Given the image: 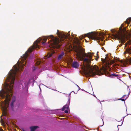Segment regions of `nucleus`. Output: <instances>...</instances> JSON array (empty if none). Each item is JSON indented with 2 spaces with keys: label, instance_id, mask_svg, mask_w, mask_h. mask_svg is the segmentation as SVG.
I'll use <instances>...</instances> for the list:
<instances>
[{
  "label": "nucleus",
  "instance_id": "nucleus-26",
  "mask_svg": "<svg viewBox=\"0 0 131 131\" xmlns=\"http://www.w3.org/2000/svg\"><path fill=\"white\" fill-rule=\"evenodd\" d=\"M0 131H3V130L2 129H0Z\"/></svg>",
  "mask_w": 131,
  "mask_h": 131
},
{
  "label": "nucleus",
  "instance_id": "nucleus-1",
  "mask_svg": "<svg viewBox=\"0 0 131 131\" xmlns=\"http://www.w3.org/2000/svg\"><path fill=\"white\" fill-rule=\"evenodd\" d=\"M47 40L46 37L39 38L33 44V46L31 47L21 57L17 64L13 66V68L9 72L6 80L4 84V89H3L0 91V94H11L12 92L13 86L16 75L18 73H19L20 71L22 70V68L25 64L27 62L30 61L33 58V55L31 52L34 48H39L40 45L41 46H45V47L48 48L49 46L48 44L46 42Z\"/></svg>",
  "mask_w": 131,
  "mask_h": 131
},
{
  "label": "nucleus",
  "instance_id": "nucleus-10",
  "mask_svg": "<svg viewBox=\"0 0 131 131\" xmlns=\"http://www.w3.org/2000/svg\"><path fill=\"white\" fill-rule=\"evenodd\" d=\"M15 98H14L11 101L10 106L12 109L13 108V103H14V102H15Z\"/></svg>",
  "mask_w": 131,
  "mask_h": 131
},
{
  "label": "nucleus",
  "instance_id": "nucleus-23",
  "mask_svg": "<svg viewBox=\"0 0 131 131\" xmlns=\"http://www.w3.org/2000/svg\"><path fill=\"white\" fill-rule=\"evenodd\" d=\"M106 61H107V62H108V63H109V61H108V60H106Z\"/></svg>",
  "mask_w": 131,
  "mask_h": 131
},
{
  "label": "nucleus",
  "instance_id": "nucleus-14",
  "mask_svg": "<svg viewBox=\"0 0 131 131\" xmlns=\"http://www.w3.org/2000/svg\"><path fill=\"white\" fill-rule=\"evenodd\" d=\"M42 62L41 60L37 61L36 62V65H39Z\"/></svg>",
  "mask_w": 131,
  "mask_h": 131
},
{
  "label": "nucleus",
  "instance_id": "nucleus-25",
  "mask_svg": "<svg viewBox=\"0 0 131 131\" xmlns=\"http://www.w3.org/2000/svg\"><path fill=\"white\" fill-rule=\"evenodd\" d=\"M55 110H53V113H55Z\"/></svg>",
  "mask_w": 131,
  "mask_h": 131
},
{
  "label": "nucleus",
  "instance_id": "nucleus-18",
  "mask_svg": "<svg viewBox=\"0 0 131 131\" xmlns=\"http://www.w3.org/2000/svg\"><path fill=\"white\" fill-rule=\"evenodd\" d=\"M125 116H124L123 117V120L122 121V124L121 125H118L117 126V128H118V131L119 130V129L118 128V126H121L122 124H123V120H124V118L125 117Z\"/></svg>",
  "mask_w": 131,
  "mask_h": 131
},
{
  "label": "nucleus",
  "instance_id": "nucleus-28",
  "mask_svg": "<svg viewBox=\"0 0 131 131\" xmlns=\"http://www.w3.org/2000/svg\"><path fill=\"white\" fill-rule=\"evenodd\" d=\"M102 121H103V125L102 126H102L103 125V124H104L103 121V120L102 119Z\"/></svg>",
  "mask_w": 131,
  "mask_h": 131
},
{
  "label": "nucleus",
  "instance_id": "nucleus-40",
  "mask_svg": "<svg viewBox=\"0 0 131 131\" xmlns=\"http://www.w3.org/2000/svg\"><path fill=\"white\" fill-rule=\"evenodd\" d=\"M130 115H131V114H130Z\"/></svg>",
  "mask_w": 131,
  "mask_h": 131
},
{
  "label": "nucleus",
  "instance_id": "nucleus-2",
  "mask_svg": "<svg viewBox=\"0 0 131 131\" xmlns=\"http://www.w3.org/2000/svg\"><path fill=\"white\" fill-rule=\"evenodd\" d=\"M84 50L82 47L79 46L77 47L75 52L78 59L83 61L85 64L83 66L85 75L86 77L93 76L95 75H101L102 73L98 67H93L89 65L91 61L92 60V57L93 54L91 52H89L87 54L84 52Z\"/></svg>",
  "mask_w": 131,
  "mask_h": 131
},
{
  "label": "nucleus",
  "instance_id": "nucleus-8",
  "mask_svg": "<svg viewBox=\"0 0 131 131\" xmlns=\"http://www.w3.org/2000/svg\"><path fill=\"white\" fill-rule=\"evenodd\" d=\"M79 66V64L78 62L76 61H74L72 63V66L73 67L77 68Z\"/></svg>",
  "mask_w": 131,
  "mask_h": 131
},
{
  "label": "nucleus",
  "instance_id": "nucleus-15",
  "mask_svg": "<svg viewBox=\"0 0 131 131\" xmlns=\"http://www.w3.org/2000/svg\"><path fill=\"white\" fill-rule=\"evenodd\" d=\"M129 95H124L123 97H122V98H123L124 99V98H125V100H126V99L128 97Z\"/></svg>",
  "mask_w": 131,
  "mask_h": 131
},
{
  "label": "nucleus",
  "instance_id": "nucleus-27",
  "mask_svg": "<svg viewBox=\"0 0 131 131\" xmlns=\"http://www.w3.org/2000/svg\"><path fill=\"white\" fill-rule=\"evenodd\" d=\"M78 88H79V90H80L81 89L80 88L79 86L78 87Z\"/></svg>",
  "mask_w": 131,
  "mask_h": 131
},
{
  "label": "nucleus",
  "instance_id": "nucleus-24",
  "mask_svg": "<svg viewBox=\"0 0 131 131\" xmlns=\"http://www.w3.org/2000/svg\"><path fill=\"white\" fill-rule=\"evenodd\" d=\"M123 25V24H122V25H121V28H122V25Z\"/></svg>",
  "mask_w": 131,
  "mask_h": 131
},
{
  "label": "nucleus",
  "instance_id": "nucleus-35",
  "mask_svg": "<svg viewBox=\"0 0 131 131\" xmlns=\"http://www.w3.org/2000/svg\"><path fill=\"white\" fill-rule=\"evenodd\" d=\"M107 34L108 35H109V34Z\"/></svg>",
  "mask_w": 131,
  "mask_h": 131
},
{
  "label": "nucleus",
  "instance_id": "nucleus-17",
  "mask_svg": "<svg viewBox=\"0 0 131 131\" xmlns=\"http://www.w3.org/2000/svg\"><path fill=\"white\" fill-rule=\"evenodd\" d=\"M117 100H122V101H125V99H124V98H123V99H122V98H119V99H118ZM124 103H125V102H124Z\"/></svg>",
  "mask_w": 131,
  "mask_h": 131
},
{
  "label": "nucleus",
  "instance_id": "nucleus-32",
  "mask_svg": "<svg viewBox=\"0 0 131 131\" xmlns=\"http://www.w3.org/2000/svg\"><path fill=\"white\" fill-rule=\"evenodd\" d=\"M49 112H50H50H51V111H50V110Z\"/></svg>",
  "mask_w": 131,
  "mask_h": 131
},
{
  "label": "nucleus",
  "instance_id": "nucleus-30",
  "mask_svg": "<svg viewBox=\"0 0 131 131\" xmlns=\"http://www.w3.org/2000/svg\"><path fill=\"white\" fill-rule=\"evenodd\" d=\"M75 85H76V86L78 87H79L78 86V85H77V84H75Z\"/></svg>",
  "mask_w": 131,
  "mask_h": 131
},
{
  "label": "nucleus",
  "instance_id": "nucleus-6",
  "mask_svg": "<svg viewBox=\"0 0 131 131\" xmlns=\"http://www.w3.org/2000/svg\"><path fill=\"white\" fill-rule=\"evenodd\" d=\"M21 83L23 88L26 90L27 89L28 85L29 83V81L24 80L21 82Z\"/></svg>",
  "mask_w": 131,
  "mask_h": 131
},
{
  "label": "nucleus",
  "instance_id": "nucleus-12",
  "mask_svg": "<svg viewBox=\"0 0 131 131\" xmlns=\"http://www.w3.org/2000/svg\"><path fill=\"white\" fill-rule=\"evenodd\" d=\"M130 21H131V17L128 18L127 19L126 21V23L127 24H129Z\"/></svg>",
  "mask_w": 131,
  "mask_h": 131
},
{
  "label": "nucleus",
  "instance_id": "nucleus-9",
  "mask_svg": "<svg viewBox=\"0 0 131 131\" xmlns=\"http://www.w3.org/2000/svg\"><path fill=\"white\" fill-rule=\"evenodd\" d=\"M38 128V127L37 126H31L30 128V131H36L37 129Z\"/></svg>",
  "mask_w": 131,
  "mask_h": 131
},
{
  "label": "nucleus",
  "instance_id": "nucleus-13",
  "mask_svg": "<svg viewBox=\"0 0 131 131\" xmlns=\"http://www.w3.org/2000/svg\"><path fill=\"white\" fill-rule=\"evenodd\" d=\"M114 76L115 77H118L119 76V75L117 74H111L109 76V77H110L113 78V76Z\"/></svg>",
  "mask_w": 131,
  "mask_h": 131
},
{
  "label": "nucleus",
  "instance_id": "nucleus-34",
  "mask_svg": "<svg viewBox=\"0 0 131 131\" xmlns=\"http://www.w3.org/2000/svg\"><path fill=\"white\" fill-rule=\"evenodd\" d=\"M125 52H124V53L125 54Z\"/></svg>",
  "mask_w": 131,
  "mask_h": 131
},
{
  "label": "nucleus",
  "instance_id": "nucleus-22",
  "mask_svg": "<svg viewBox=\"0 0 131 131\" xmlns=\"http://www.w3.org/2000/svg\"><path fill=\"white\" fill-rule=\"evenodd\" d=\"M71 92H70V93H69V94L68 95V96H69H69H70V95H71Z\"/></svg>",
  "mask_w": 131,
  "mask_h": 131
},
{
  "label": "nucleus",
  "instance_id": "nucleus-29",
  "mask_svg": "<svg viewBox=\"0 0 131 131\" xmlns=\"http://www.w3.org/2000/svg\"><path fill=\"white\" fill-rule=\"evenodd\" d=\"M100 45H101V46L103 45V43H101V44H100Z\"/></svg>",
  "mask_w": 131,
  "mask_h": 131
},
{
  "label": "nucleus",
  "instance_id": "nucleus-5",
  "mask_svg": "<svg viewBox=\"0 0 131 131\" xmlns=\"http://www.w3.org/2000/svg\"><path fill=\"white\" fill-rule=\"evenodd\" d=\"M111 31L112 33H115L112 34V38L113 39L117 38L118 40H120L122 43H125L127 39V37L125 36L124 35L122 34L119 31H116L114 29H111Z\"/></svg>",
  "mask_w": 131,
  "mask_h": 131
},
{
  "label": "nucleus",
  "instance_id": "nucleus-4",
  "mask_svg": "<svg viewBox=\"0 0 131 131\" xmlns=\"http://www.w3.org/2000/svg\"><path fill=\"white\" fill-rule=\"evenodd\" d=\"M106 34H107L104 33H101L98 32H92L88 33L84 35H82L81 36L79 37V38L81 40L85 36H87L89 39L103 41L104 36Z\"/></svg>",
  "mask_w": 131,
  "mask_h": 131
},
{
  "label": "nucleus",
  "instance_id": "nucleus-31",
  "mask_svg": "<svg viewBox=\"0 0 131 131\" xmlns=\"http://www.w3.org/2000/svg\"><path fill=\"white\" fill-rule=\"evenodd\" d=\"M73 92L74 93H75V92L74 91H72V92Z\"/></svg>",
  "mask_w": 131,
  "mask_h": 131
},
{
  "label": "nucleus",
  "instance_id": "nucleus-19",
  "mask_svg": "<svg viewBox=\"0 0 131 131\" xmlns=\"http://www.w3.org/2000/svg\"><path fill=\"white\" fill-rule=\"evenodd\" d=\"M64 112L66 113H68V111L67 110H66L64 111Z\"/></svg>",
  "mask_w": 131,
  "mask_h": 131
},
{
  "label": "nucleus",
  "instance_id": "nucleus-11",
  "mask_svg": "<svg viewBox=\"0 0 131 131\" xmlns=\"http://www.w3.org/2000/svg\"><path fill=\"white\" fill-rule=\"evenodd\" d=\"M64 53L63 52H62L61 53L59 56L58 59L59 60L61 59L62 58L63 56H64Z\"/></svg>",
  "mask_w": 131,
  "mask_h": 131
},
{
  "label": "nucleus",
  "instance_id": "nucleus-36",
  "mask_svg": "<svg viewBox=\"0 0 131 131\" xmlns=\"http://www.w3.org/2000/svg\"><path fill=\"white\" fill-rule=\"evenodd\" d=\"M39 88H40V90H41L40 88V87H39Z\"/></svg>",
  "mask_w": 131,
  "mask_h": 131
},
{
  "label": "nucleus",
  "instance_id": "nucleus-33",
  "mask_svg": "<svg viewBox=\"0 0 131 131\" xmlns=\"http://www.w3.org/2000/svg\"><path fill=\"white\" fill-rule=\"evenodd\" d=\"M54 91H57V90H54Z\"/></svg>",
  "mask_w": 131,
  "mask_h": 131
},
{
  "label": "nucleus",
  "instance_id": "nucleus-7",
  "mask_svg": "<svg viewBox=\"0 0 131 131\" xmlns=\"http://www.w3.org/2000/svg\"><path fill=\"white\" fill-rule=\"evenodd\" d=\"M70 96L66 104L64 105L61 109H60L59 110L63 111L66 109L68 110H69V106L70 102Z\"/></svg>",
  "mask_w": 131,
  "mask_h": 131
},
{
  "label": "nucleus",
  "instance_id": "nucleus-3",
  "mask_svg": "<svg viewBox=\"0 0 131 131\" xmlns=\"http://www.w3.org/2000/svg\"><path fill=\"white\" fill-rule=\"evenodd\" d=\"M56 33L59 38L55 37L52 35H50V51L51 50L50 48H58L61 46V44L66 38L70 39L71 37L70 34H65L62 32H60L57 30Z\"/></svg>",
  "mask_w": 131,
  "mask_h": 131
},
{
  "label": "nucleus",
  "instance_id": "nucleus-21",
  "mask_svg": "<svg viewBox=\"0 0 131 131\" xmlns=\"http://www.w3.org/2000/svg\"><path fill=\"white\" fill-rule=\"evenodd\" d=\"M52 55V53H50V56H49V57H50Z\"/></svg>",
  "mask_w": 131,
  "mask_h": 131
},
{
  "label": "nucleus",
  "instance_id": "nucleus-39",
  "mask_svg": "<svg viewBox=\"0 0 131 131\" xmlns=\"http://www.w3.org/2000/svg\"><path fill=\"white\" fill-rule=\"evenodd\" d=\"M24 131H26L24 130Z\"/></svg>",
  "mask_w": 131,
  "mask_h": 131
},
{
  "label": "nucleus",
  "instance_id": "nucleus-37",
  "mask_svg": "<svg viewBox=\"0 0 131 131\" xmlns=\"http://www.w3.org/2000/svg\"><path fill=\"white\" fill-rule=\"evenodd\" d=\"M103 48H102V49H103Z\"/></svg>",
  "mask_w": 131,
  "mask_h": 131
},
{
  "label": "nucleus",
  "instance_id": "nucleus-20",
  "mask_svg": "<svg viewBox=\"0 0 131 131\" xmlns=\"http://www.w3.org/2000/svg\"><path fill=\"white\" fill-rule=\"evenodd\" d=\"M49 57V56H47V57H45L43 59H46V58H48Z\"/></svg>",
  "mask_w": 131,
  "mask_h": 131
},
{
  "label": "nucleus",
  "instance_id": "nucleus-16",
  "mask_svg": "<svg viewBox=\"0 0 131 131\" xmlns=\"http://www.w3.org/2000/svg\"><path fill=\"white\" fill-rule=\"evenodd\" d=\"M37 68V67H36V66H34L32 67V69L33 70V71H34V70H35V69H36Z\"/></svg>",
  "mask_w": 131,
  "mask_h": 131
},
{
  "label": "nucleus",
  "instance_id": "nucleus-38",
  "mask_svg": "<svg viewBox=\"0 0 131 131\" xmlns=\"http://www.w3.org/2000/svg\"><path fill=\"white\" fill-rule=\"evenodd\" d=\"M48 43L49 42V41L48 42Z\"/></svg>",
  "mask_w": 131,
  "mask_h": 131
}]
</instances>
